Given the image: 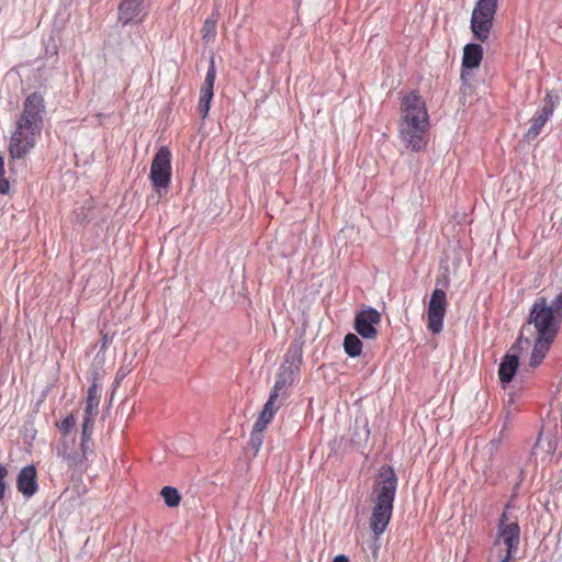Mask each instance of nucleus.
Listing matches in <instances>:
<instances>
[{"mask_svg":"<svg viewBox=\"0 0 562 562\" xmlns=\"http://www.w3.org/2000/svg\"><path fill=\"white\" fill-rule=\"evenodd\" d=\"M262 431L263 430H256L255 425L252 426L251 435H250V442L256 450H259V448L262 445Z\"/></svg>","mask_w":562,"mask_h":562,"instance_id":"obj_27","label":"nucleus"},{"mask_svg":"<svg viewBox=\"0 0 562 562\" xmlns=\"http://www.w3.org/2000/svg\"><path fill=\"white\" fill-rule=\"evenodd\" d=\"M400 110L397 128L401 142L411 151L425 150L430 128L426 101L417 91H412L401 99Z\"/></svg>","mask_w":562,"mask_h":562,"instance_id":"obj_2","label":"nucleus"},{"mask_svg":"<svg viewBox=\"0 0 562 562\" xmlns=\"http://www.w3.org/2000/svg\"><path fill=\"white\" fill-rule=\"evenodd\" d=\"M344 348L348 356L358 357L362 351V341L356 334H347L344 339Z\"/></svg>","mask_w":562,"mask_h":562,"instance_id":"obj_22","label":"nucleus"},{"mask_svg":"<svg viewBox=\"0 0 562 562\" xmlns=\"http://www.w3.org/2000/svg\"><path fill=\"white\" fill-rule=\"evenodd\" d=\"M4 159L0 156V194H7L10 191V182L4 177Z\"/></svg>","mask_w":562,"mask_h":562,"instance_id":"obj_26","label":"nucleus"},{"mask_svg":"<svg viewBox=\"0 0 562 562\" xmlns=\"http://www.w3.org/2000/svg\"><path fill=\"white\" fill-rule=\"evenodd\" d=\"M160 495L169 507H176L180 504L181 496L176 487L165 486L162 487Z\"/></svg>","mask_w":562,"mask_h":562,"instance_id":"obj_23","label":"nucleus"},{"mask_svg":"<svg viewBox=\"0 0 562 562\" xmlns=\"http://www.w3.org/2000/svg\"><path fill=\"white\" fill-rule=\"evenodd\" d=\"M101 398V385L97 382V379L88 387V394L86 398V408L82 424L85 429L88 426H93L95 417L99 413V404Z\"/></svg>","mask_w":562,"mask_h":562,"instance_id":"obj_15","label":"nucleus"},{"mask_svg":"<svg viewBox=\"0 0 562 562\" xmlns=\"http://www.w3.org/2000/svg\"><path fill=\"white\" fill-rule=\"evenodd\" d=\"M397 490V476L390 465H382L373 488V509L370 528L379 538L390 524Z\"/></svg>","mask_w":562,"mask_h":562,"instance_id":"obj_3","label":"nucleus"},{"mask_svg":"<svg viewBox=\"0 0 562 562\" xmlns=\"http://www.w3.org/2000/svg\"><path fill=\"white\" fill-rule=\"evenodd\" d=\"M42 126L16 120L15 130L9 142V154L12 159L24 158L36 145Z\"/></svg>","mask_w":562,"mask_h":562,"instance_id":"obj_5","label":"nucleus"},{"mask_svg":"<svg viewBox=\"0 0 562 562\" xmlns=\"http://www.w3.org/2000/svg\"><path fill=\"white\" fill-rule=\"evenodd\" d=\"M499 0H477L471 15V31L475 40L488 41Z\"/></svg>","mask_w":562,"mask_h":562,"instance_id":"obj_6","label":"nucleus"},{"mask_svg":"<svg viewBox=\"0 0 562 562\" xmlns=\"http://www.w3.org/2000/svg\"><path fill=\"white\" fill-rule=\"evenodd\" d=\"M483 59V48L480 44H467L463 48L462 67L477 68Z\"/></svg>","mask_w":562,"mask_h":562,"instance_id":"obj_18","label":"nucleus"},{"mask_svg":"<svg viewBox=\"0 0 562 562\" xmlns=\"http://www.w3.org/2000/svg\"><path fill=\"white\" fill-rule=\"evenodd\" d=\"M560 98L554 91H548L540 110L537 111L531 120V125L527 131L528 137H536L540 134L544 124L552 116L554 109L558 106Z\"/></svg>","mask_w":562,"mask_h":562,"instance_id":"obj_10","label":"nucleus"},{"mask_svg":"<svg viewBox=\"0 0 562 562\" xmlns=\"http://www.w3.org/2000/svg\"><path fill=\"white\" fill-rule=\"evenodd\" d=\"M220 18V13L217 10L213 11L211 15L204 21V24L201 29L202 40L205 43L212 42L217 33V21Z\"/></svg>","mask_w":562,"mask_h":562,"instance_id":"obj_21","label":"nucleus"},{"mask_svg":"<svg viewBox=\"0 0 562 562\" xmlns=\"http://www.w3.org/2000/svg\"><path fill=\"white\" fill-rule=\"evenodd\" d=\"M44 112L45 104L43 95L38 92H32L26 97L23 111L18 120L31 124L35 123L43 127Z\"/></svg>","mask_w":562,"mask_h":562,"instance_id":"obj_13","label":"nucleus"},{"mask_svg":"<svg viewBox=\"0 0 562 562\" xmlns=\"http://www.w3.org/2000/svg\"><path fill=\"white\" fill-rule=\"evenodd\" d=\"M381 323V314L373 307L364 308L356 314L355 330L364 339L378 336L376 326Z\"/></svg>","mask_w":562,"mask_h":562,"instance_id":"obj_11","label":"nucleus"},{"mask_svg":"<svg viewBox=\"0 0 562 562\" xmlns=\"http://www.w3.org/2000/svg\"><path fill=\"white\" fill-rule=\"evenodd\" d=\"M16 487L18 491L25 497H31L37 492V471L33 464L21 469L18 474Z\"/></svg>","mask_w":562,"mask_h":562,"instance_id":"obj_16","label":"nucleus"},{"mask_svg":"<svg viewBox=\"0 0 562 562\" xmlns=\"http://www.w3.org/2000/svg\"><path fill=\"white\" fill-rule=\"evenodd\" d=\"M277 400L278 398H272V396L269 395L267 403L265 404L261 413L254 424L256 430H265L267 426L272 422L276 413L280 407V405H276Z\"/></svg>","mask_w":562,"mask_h":562,"instance_id":"obj_20","label":"nucleus"},{"mask_svg":"<svg viewBox=\"0 0 562 562\" xmlns=\"http://www.w3.org/2000/svg\"><path fill=\"white\" fill-rule=\"evenodd\" d=\"M518 364V356L506 353L503 357L498 369V376L502 383H509L513 380L517 371Z\"/></svg>","mask_w":562,"mask_h":562,"instance_id":"obj_19","label":"nucleus"},{"mask_svg":"<svg viewBox=\"0 0 562 562\" xmlns=\"http://www.w3.org/2000/svg\"><path fill=\"white\" fill-rule=\"evenodd\" d=\"M520 543V527L517 520L509 521L506 510L503 512L492 551H495L499 562H515Z\"/></svg>","mask_w":562,"mask_h":562,"instance_id":"obj_4","label":"nucleus"},{"mask_svg":"<svg viewBox=\"0 0 562 562\" xmlns=\"http://www.w3.org/2000/svg\"><path fill=\"white\" fill-rule=\"evenodd\" d=\"M7 475H8L7 468L3 467V465H0V502L4 497V493H5V482H4V479H5Z\"/></svg>","mask_w":562,"mask_h":562,"instance_id":"obj_28","label":"nucleus"},{"mask_svg":"<svg viewBox=\"0 0 562 562\" xmlns=\"http://www.w3.org/2000/svg\"><path fill=\"white\" fill-rule=\"evenodd\" d=\"M93 426H88L85 431V425L82 424V436H81V452L83 454V460L86 459L87 451L89 449V441L92 436Z\"/></svg>","mask_w":562,"mask_h":562,"instance_id":"obj_25","label":"nucleus"},{"mask_svg":"<svg viewBox=\"0 0 562 562\" xmlns=\"http://www.w3.org/2000/svg\"><path fill=\"white\" fill-rule=\"evenodd\" d=\"M216 79V67L214 57H211L207 72L200 88V98L198 102V113L205 119L211 108V101L214 95V82Z\"/></svg>","mask_w":562,"mask_h":562,"instance_id":"obj_12","label":"nucleus"},{"mask_svg":"<svg viewBox=\"0 0 562 562\" xmlns=\"http://www.w3.org/2000/svg\"><path fill=\"white\" fill-rule=\"evenodd\" d=\"M149 178L155 189H166L171 180V151L168 147H160L150 166Z\"/></svg>","mask_w":562,"mask_h":562,"instance_id":"obj_7","label":"nucleus"},{"mask_svg":"<svg viewBox=\"0 0 562 562\" xmlns=\"http://www.w3.org/2000/svg\"><path fill=\"white\" fill-rule=\"evenodd\" d=\"M447 306L448 302L445 290L435 289L427 307V328L435 335L440 334L443 329Z\"/></svg>","mask_w":562,"mask_h":562,"instance_id":"obj_8","label":"nucleus"},{"mask_svg":"<svg viewBox=\"0 0 562 562\" xmlns=\"http://www.w3.org/2000/svg\"><path fill=\"white\" fill-rule=\"evenodd\" d=\"M75 445V437L61 436L56 447L57 458L65 462L68 468H75L83 463V454L76 450Z\"/></svg>","mask_w":562,"mask_h":562,"instance_id":"obj_14","label":"nucleus"},{"mask_svg":"<svg viewBox=\"0 0 562 562\" xmlns=\"http://www.w3.org/2000/svg\"><path fill=\"white\" fill-rule=\"evenodd\" d=\"M299 373L297 367L281 366L279 373L277 374L276 383L270 392L272 398H278L280 393L293 384Z\"/></svg>","mask_w":562,"mask_h":562,"instance_id":"obj_17","label":"nucleus"},{"mask_svg":"<svg viewBox=\"0 0 562 562\" xmlns=\"http://www.w3.org/2000/svg\"><path fill=\"white\" fill-rule=\"evenodd\" d=\"M76 425V418L72 414L65 417L63 420L56 423V427L61 432V436L69 437V432Z\"/></svg>","mask_w":562,"mask_h":562,"instance_id":"obj_24","label":"nucleus"},{"mask_svg":"<svg viewBox=\"0 0 562 562\" xmlns=\"http://www.w3.org/2000/svg\"><path fill=\"white\" fill-rule=\"evenodd\" d=\"M562 324V292L551 301L538 295L535 300L527 323L522 326L518 342L532 341L530 367H538L550 350Z\"/></svg>","mask_w":562,"mask_h":562,"instance_id":"obj_1","label":"nucleus"},{"mask_svg":"<svg viewBox=\"0 0 562 562\" xmlns=\"http://www.w3.org/2000/svg\"><path fill=\"white\" fill-rule=\"evenodd\" d=\"M333 562H349V559H348L346 555L340 554V555H337V557L333 560Z\"/></svg>","mask_w":562,"mask_h":562,"instance_id":"obj_29","label":"nucleus"},{"mask_svg":"<svg viewBox=\"0 0 562 562\" xmlns=\"http://www.w3.org/2000/svg\"><path fill=\"white\" fill-rule=\"evenodd\" d=\"M106 339H108V337H106V335H105V336L103 337V346L106 344Z\"/></svg>","mask_w":562,"mask_h":562,"instance_id":"obj_30","label":"nucleus"},{"mask_svg":"<svg viewBox=\"0 0 562 562\" xmlns=\"http://www.w3.org/2000/svg\"><path fill=\"white\" fill-rule=\"evenodd\" d=\"M150 0H121L117 18L123 25L140 23L148 14Z\"/></svg>","mask_w":562,"mask_h":562,"instance_id":"obj_9","label":"nucleus"}]
</instances>
